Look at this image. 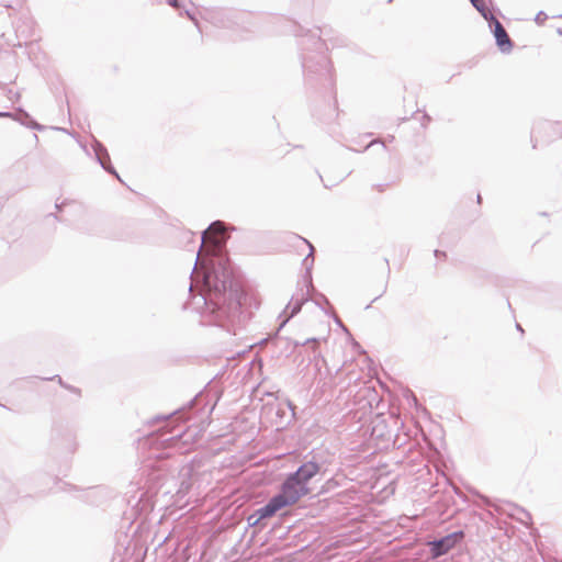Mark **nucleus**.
<instances>
[{"mask_svg":"<svg viewBox=\"0 0 562 562\" xmlns=\"http://www.w3.org/2000/svg\"><path fill=\"white\" fill-rule=\"evenodd\" d=\"M243 289L229 265L222 259L212 262L203 274V289L200 295L203 306L202 322L216 325L236 334L244 321L241 312Z\"/></svg>","mask_w":562,"mask_h":562,"instance_id":"f257e3e1","label":"nucleus"},{"mask_svg":"<svg viewBox=\"0 0 562 562\" xmlns=\"http://www.w3.org/2000/svg\"><path fill=\"white\" fill-rule=\"evenodd\" d=\"M310 493L308 486L299 483L294 476L289 475L281 485V490L278 494L273 495L270 502V509L281 510L284 507L295 504L301 497Z\"/></svg>","mask_w":562,"mask_h":562,"instance_id":"f03ea898","label":"nucleus"},{"mask_svg":"<svg viewBox=\"0 0 562 562\" xmlns=\"http://www.w3.org/2000/svg\"><path fill=\"white\" fill-rule=\"evenodd\" d=\"M308 40L313 42V45L315 46L318 54L315 57L303 55L302 66L304 72L307 76L319 75L321 77L330 78L331 64L324 54V49L326 48L325 42L321 37H311Z\"/></svg>","mask_w":562,"mask_h":562,"instance_id":"7ed1b4c3","label":"nucleus"},{"mask_svg":"<svg viewBox=\"0 0 562 562\" xmlns=\"http://www.w3.org/2000/svg\"><path fill=\"white\" fill-rule=\"evenodd\" d=\"M464 531L458 530L439 539L428 541V548L432 559H438L454 549L463 539Z\"/></svg>","mask_w":562,"mask_h":562,"instance_id":"20e7f679","label":"nucleus"},{"mask_svg":"<svg viewBox=\"0 0 562 562\" xmlns=\"http://www.w3.org/2000/svg\"><path fill=\"white\" fill-rule=\"evenodd\" d=\"M225 224L221 221H215L201 234V245L199 252L202 250L205 243L213 244L216 247H221L225 241L224 237Z\"/></svg>","mask_w":562,"mask_h":562,"instance_id":"39448f33","label":"nucleus"},{"mask_svg":"<svg viewBox=\"0 0 562 562\" xmlns=\"http://www.w3.org/2000/svg\"><path fill=\"white\" fill-rule=\"evenodd\" d=\"M490 26L493 29L494 36L498 48L503 53H509L513 48V42L508 36L503 24L494 16L490 21Z\"/></svg>","mask_w":562,"mask_h":562,"instance_id":"423d86ee","label":"nucleus"},{"mask_svg":"<svg viewBox=\"0 0 562 562\" xmlns=\"http://www.w3.org/2000/svg\"><path fill=\"white\" fill-rule=\"evenodd\" d=\"M319 470L321 467L318 463L314 461H307L300 465L299 469L290 475L294 476L299 483L307 486L308 481L313 479L319 472Z\"/></svg>","mask_w":562,"mask_h":562,"instance_id":"0eeeda50","label":"nucleus"},{"mask_svg":"<svg viewBox=\"0 0 562 562\" xmlns=\"http://www.w3.org/2000/svg\"><path fill=\"white\" fill-rule=\"evenodd\" d=\"M93 151L95 154L97 160L100 164V166L109 173L114 175L117 179H120L119 173L114 169V167L111 165L110 156L106 150V148L99 142L94 140L93 144Z\"/></svg>","mask_w":562,"mask_h":562,"instance_id":"6e6552de","label":"nucleus"},{"mask_svg":"<svg viewBox=\"0 0 562 562\" xmlns=\"http://www.w3.org/2000/svg\"><path fill=\"white\" fill-rule=\"evenodd\" d=\"M307 299L305 297V294L302 293L301 297H292L291 301L285 306L283 313L280 315L282 317L284 315L283 321L281 322L279 326V330L289 322L290 318L295 316L302 308L304 302H306Z\"/></svg>","mask_w":562,"mask_h":562,"instance_id":"1a4fd4ad","label":"nucleus"},{"mask_svg":"<svg viewBox=\"0 0 562 562\" xmlns=\"http://www.w3.org/2000/svg\"><path fill=\"white\" fill-rule=\"evenodd\" d=\"M553 131L554 133L559 132L562 133V123L555 122V123H541L538 124L531 133V139L533 142V148L537 147L538 142H542V138L540 134L542 132H550Z\"/></svg>","mask_w":562,"mask_h":562,"instance_id":"9d476101","label":"nucleus"},{"mask_svg":"<svg viewBox=\"0 0 562 562\" xmlns=\"http://www.w3.org/2000/svg\"><path fill=\"white\" fill-rule=\"evenodd\" d=\"M269 507H270V502L268 501V503L266 505L258 508L254 514L249 515L247 518L248 525L250 527H254V526L258 525L260 522V520L270 518L278 513L273 508L267 512V509H269Z\"/></svg>","mask_w":562,"mask_h":562,"instance_id":"9b49d317","label":"nucleus"},{"mask_svg":"<svg viewBox=\"0 0 562 562\" xmlns=\"http://www.w3.org/2000/svg\"><path fill=\"white\" fill-rule=\"evenodd\" d=\"M18 112L23 116L24 120L16 117L11 112H0V117H11L13 120L20 121L23 125H26L30 128L37 130V131L43 130V126L41 124H38L37 122H35L34 120H32L27 112H25L22 109H19Z\"/></svg>","mask_w":562,"mask_h":562,"instance_id":"f8f14e48","label":"nucleus"},{"mask_svg":"<svg viewBox=\"0 0 562 562\" xmlns=\"http://www.w3.org/2000/svg\"><path fill=\"white\" fill-rule=\"evenodd\" d=\"M18 112L23 116L24 120L16 117L11 112H0V117H11L13 120L20 121L23 125H26L30 128L37 130V131L43 130V126L41 124H38L37 122H35L34 120H32L27 112H25L22 109H19Z\"/></svg>","mask_w":562,"mask_h":562,"instance_id":"ddd939ff","label":"nucleus"},{"mask_svg":"<svg viewBox=\"0 0 562 562\" xmlns=\"http://www.w3.org/2000/svg\"><path fill=\"white\" fill-rule=\"evenodd\" d=\"M470 2L486 21H490L492 18L495 16L487 8L484 0H470Z\"/></svg>","mask_w":562,"mask_h":562,"instance_id":"4468645a","label":"nucleus"},{"mask_svg":"<svg viewBox=\"0 0 562 562\" xmlns=\"http://www.w3.org/2000/svg\"><path fill=\"white\" fill-rule=\"evenodd\" d=\"M321 339L319 338H308L306 339L305 341L299 344L296 342V345H302V346H305L307 344H312V352L314 355V360L318 361V360H322L323 362H326L325 361V358L322 356L321 351L318 350V344H319Z\"/></svg>","mask_w":562,"mask_h":562,"instance_id":"2eb2a0df","label":"nucleus"},{"mask_svg":"<svg viewBox=\"0 0 562 562\" xmlns=\"http://www.w3.org/2000/svg\"><path fill=\"white\" fill-rule=\"evenodd\" d=\"M55 379H57V380H58V383H59L63 387H65V389H67V390L71 391V392L79 393V390H78V389H76V387H74V386H70V385H68V384L64 383V382H63V380H61V378H60L59 375H55V376H53V378H47L46 380H52V381H53V380H55Z\"/></svg>","mask_w":562,"mask_h":562,"instance_id":"dca6fc26","label":"nucleus"},{"mask_svg":"<svg viewBox=\"0 0 562 562\" xmlns=\"http://www.w3.org/2000/svg\"><path fill=\"white\" fill-rule=\"evenodd\" d=\"M548 19V15L543 12V11H540L538 12V14L536 15L535 18V21L537 24L541 25L544 23V21Z\"/></svg>","mask_w":562,"mask_h":562,"instance_id":"f3484780","label":"nucleus"},{"mask_svg":"<svg viewBox=\"0 0 562 562\" xmlns=\"http://www.w3.org/2000/svg\"><path fill=\"white\" fill-rule=\"evenodd\" d=\"M322 302H323V303H325V304H327V305H329V301H328V299H327L324 294H322V293H317V294H316V299H315V303H316L317 305H321V303H322Z\"/></svg>","mask_w":562,"mask_h":562,"instance_id":"a211bd4d","label":"nucleus"},{"mask_svg":"<svg viewBox=\"0 0 562 562\" xmlns=\"http://www.w3.org/2000/svg\"><path fill=\"white\" fill-rule=\"evenodd\" d=\"M304 241H305V243L308 245V247H310V254H308V255L305 257V259H304V263H305V265H307V262H308L310 258L312 259V262L314 261V259H313V251H314V248H313V246H312V245H311L306 239H304Z\"/></svg>","mask_w":562,"mask_h":562,"instance_id":"6ab92c4d","label":"nucleus"},{"mask_svg":"<svg viewBox=\"0 0 562 562\" xmlns=\"http://www.w3.org/2000/svg\"><path fill=\"white\" fill-rule=\"evenodd\" d=\"M8 98H9L10 100H14V99H15V100H18V99L20 98V93H18V92H13L12 90H9V91H8Z\"/></svg>","mask_w":562,"mask_h":562,"instance_id":"aec40b11","label":"nucleus"},{"mask_svg":"<svg viewBox=\"0 0 562 562\" xmlns=\"http://www.w3.org/2000/svg\"><path fill=\"white\" fill-rule=\"evenodd\" d=\"M167 3L172 8L180 9L179 0H167Z\"/></svg>","mask_w":562,"mask_h":562,"instance_id":"412c9836","label":"nucleus"},{"mask_svg":"<svg viewBox=\"0 0 562 562\" xmlns=\"http://www.w3.org/2000/svg\"><path fill=\"white\" fill-rule=\"evenodd\" d=\"M186 15H187L191 21H193V22H194V24H195L196 26H199V22H198L196 18H195L193 14H191V12H190V11L186 10Z\"/></svg>","mask_w":562,"mask_h":562,"instance_id":"4be33fe9","label":"nucleus"},{"mask_svg":"<svg viewBox=\"0 0 562 562\" xmlns=\"http://www.w3.org/2000/svg\"><path fill=\"white\" fill-rule=\"evenodd\" d=\"M430 122V116L428 114H423V117H422V125L423 126H426L428 123Z\"/></svg>","mask_w":562,"mask_h":562,"instance_id":"5701e85b","label":"nucleus"},{"mask_svg":"<svg viewBox=\"0 0 562 562\" xmlns=\"http://www.w3.org/2000/svg\"><path fill=\"white\" fill-rule=\"evenodd\" d=\"M178 414H179V418H182V414H180L178 411H176L172 414H170L169 416H158L157 419H168L170 416L178 415Z\"/></svg>","mask_w":562,"mask_h":562,"instance_id":"b1692460","label":"nucleus"},{"mask_svg":"<svg viewBox=\"0 0 562 562\" xmlns=\"http://www.w3.org/2000/svg\"><path fill=\"white\" fill-rule=\"evenodd\" d=\"M200 265L201 267H203L204 262L203 261H200L199 259V256L196 257L195 259V266H194V269L193 271L191 272V276L194 273L195 269H196V266Z\"/></svg>","mask_w":562,"mask_h":562,"instance_id":"393cba45","label":"nucleus"},{"mask_svg":"<svg viewBox=\"0 0 562 562\" xmlns=\"http://www.w3.org/2000/svg\"><path fill=\"white\" fill-rule=\"evenodd\" d=\"M385 291H386V284L384 285V288H383L382 292H381L378 296H375V297L372 300V302H371V303H373V302L378 301V299H380V297L385 293Z\"/></svg>","mask_w":562,"mask_h":562,"instance_id":"a878e982","label":"nucleus"},{"mask_svg":"<svg viewBox=\"0 0 562 562\" xmlns=\"http://www.w3.org/2000/svg\"><path fill=\"white\" fill-rule=\"evenodd\" d=\"M16 32L21 33L25 38H27L30 36L29 32H26L24 30H20L19 27L16 29Z\"/></svg>","mask_w":562,"mask_h":562,"instance_id":"bb28decb","label":"nucleus"},{"mask_svg":"<svg viewBox=\"0 0 562 562\" xmlns=\"http://www.w3.org/2000/svg\"><path fill=\"white\" fill-rule=\"evenodd\" d=\"M379 142H380V140H378V139L372 140V142H370V143L367 145V147H366V148H369V147L373 146L374 144H376V143H379Z\"/></svg>","mask_w":562,"mask_h":562,"instance_id":"cd10ccee","label":"nucleus"},{"mask_svg":"<svg viewBox=\"0 0 562 562\" xmlns=\"http://www.w3.org/2000/svg\"><path fill=\"white\" fill-rule=\"evenodd\" d=\"M516 328H517V330L524 333V329H522V327L519 324L516 325Z\"/></svg>","mask_w":562,"mask_h":562,"instance_id":"c85d7f7f","label":"nucleus"},{"mask_svg":"<svg viewBox=\"0 0 562 562\" xmlns=\"http://www.w3.org/2000/svg\"><path fill=\"white\" fill-rule=\"evenodd\" d=\"M435 255H436L437 257H438V256H440V255L445 256V254H443V252H440L439 250H435Z\"/></svg>","mask_w":562,"mask_h":562,"instance_id":"c756f323","label":"nucleus"},{"mask_svg":"<svg viewBox=\"0 0 562 562\" xmlns=\"http://www.w3.org/2000/svg\"><path fill=\"white\" fill-rule=\"evenodd\" d=\"M560 16L562 18V14ZM557 32H558L559 35H562V29H558Z\"/></svg>","mask_w":562,"mask_h":562,"instance_id":"7c9ffc66","label":"nucleus"},{"mask_svg":"<svg viewBox=\"0 0 562 562\" xmlns=\"http://www.w3.org/2000/svg\"><path fill=\"white\" fill-rule=\"evenodd\" d=\"M182 432H178L172 438H178V437H181Z\"/></svg>","mask_w":562,"mask_h":562,"instance_id":"2f4dec72","label":"nucleus"},{"mask_svg":"<svg viewBox=\"0 0 562 562\" xmlns=\"http://www.w3.org/2000/svg\"><path fill=\"white\" fill-rule=\"evenodd\" d=\"M477 202L479 203L481 202V195L480 194L477 195Z\"/></svg>","mask_w":562,"mask_h":562,"instance_id":"473e14b6","label":"nucleus"}]
</instances>
